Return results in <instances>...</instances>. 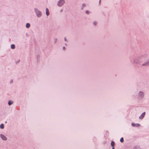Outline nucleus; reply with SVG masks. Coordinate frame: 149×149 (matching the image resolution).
I'll use <instances>...</instances> for the list:
<instances>
[{"label":"nucleus","mask_w":149,"mask_h":149,"mask_svg":"<svg viewBox=\"0 0 149 149\" xmlns=\"http://www.w3.org/2000/svg\"><path fill=\"white\" fill-rule=\"evenodd\" d=\"M65 1L64 0H61L59 1L58 3V6H61L64 3Z\"/></svg>","instance_id":"1"},{"label":"nucleus","mask_w":149,"mask_h":149,"mask_svg":"<svg viewBox=\"0 0 149 149\" xmlns=\"http://www.w3.org/2000/svg\"><path fill=\"white\" fill-rule=\"evenodd\" d=\"M145 112H144L141 115L139 116V118L140 119H143L144 116H145Z\"/></svg>","instance_id":"2"},{"label":"nucleus","mask_w":149,"mask_h":149,"mask_svg":"<svg viewBox=\"0 0 149 149\" xmlns=\"http://www.w3.org/2000/svg\"><path fill=\"white\" fill-rule=\"evenodd\" d=\"M0 136H1V138L3 139V140H6L7 139V138L5 136H4V135H2V134H1V135H0Z\"/></svg>","instance_id":"3"},{"label":"nucleus","mask_w":149,"mask_h":149,"mask_svg":"<svg viewBox=\"0 0 149 149\" xmlns=\"http://www.w3.org/2000/svg\"><path fill=\"white\" fill-rule=\"evenodd\" d=\"M37 15L38 17H40L41 15V13L40 12L38 11L36 12Z\"/></svg>","instance_id":"4"},{"label":"nucleus","mask_w":149,"mask_h":149,"mask_svg":"<svg viewBox=\"0 0 149 149\" xmlns=\"http://www.w3.org/2000/svg\"><path fill=\"white\" fill-rule=\"evenodd\" d=\"M139 95L141 97H142L144 96V93L143 92H140L139 93Z\"/></svg>","instance_id":"5"},{"label":"nucleus","mask_w":149,"mask_h":149,"mask_svg":"<svg viewBox=\"0 0 149 149\" xmlns=\"http://www.w3.org/2000/svg\"><path fill=\"white\" fill-rule=\"evenodd\" d=\"M46 14L47 16H48L49 14V10L47 8L46 9Z\"/></svg>","instance_id":"6"},{"label":"nucleus","mask_w":149,"mask_h":149,"mask_svg":"<svg viewBox=\"0 0 149 149\" xmlns=\"http://www.w3.org/2000/svg\"><path fill=\"white\" fill-rule=\"evenodd\" d=\"M114 145H115L114 142L113 141H112L111 143V146L113 147H114L113 146H114Z\"/></svg>","instance_id":"7"},{"label":"nucleus","mask_w":149,"mask_h":149,"mask_svg":"<svg viewBox=\"0 0 149 149\" xmlns=\"http://www.w3.org/2000/svg\"><path fill=\"white\" fill-rule=\"evenodd\" d=\"M4 126L3 124H1L0 126V128L1 129H3L4 128Z\"/></svg>","instance_id":"8"},{"label":"nucleus","mask_w":149,"mask_h":149,"mask_svg":"<svg viewBox=\"0 0 149 149\" xmlns=\"http://www.w3.org/2000/svg\"><path fill=\"white\" fill-rule=\"evenodd\" d=\"M30 26V24L29 23H27L26 25V27L27 28H29Z\"/></svg>","instance_id":"9"},{"label":"nucleus","mask_w":149,"mask_h":149,"mask_svg":"<svg viewBox=\"0 0 149 149\" xmlns=\"http://www.w3.org/2000/svg\"><path fill=\"white\" fill-rule=\"evenodd\" d=\"M11 48L12 49H14L15 48V46L14 45H12L11 46Z\"/></svg>","instance_id":"10"},{"label":"nucleus","mask_w":149,"mask_h":149,"mask_svg":"<svg viewBox=\"0 0 149 149\" xmlns=\"http://www.w3.org/2000/svg\"><path fill=\"white\" fill-rule=\"evenodd\" d=\"M13 103V102L10 101H9V102H8V104L9 105H10L12 104Z\"/></svg>","instance_id":"11"},{"label":"nucleus","mask_w":149,"mask_h":149,"mask_svg":"<svg viewBox=\"0 0 149 149\" xmlns=\"http://www.w3.org/2000/svg\"><path fill=\"white\" fill-rule=\"evenodd\" d=\"M120 141L121 142H123V141H124V139H123V137H122L120 138Z\"/></svg>","instance_id":"12"},{"label":"nucleus","mask_w":149,"mask_h":149,"mask_svg":"<svg viewBox=\"0 0 149 149\" xmlns=\"http://www.w3.org/2000/svg\"><path fill=\"white\" fill-rule=\"evenodd\" d=\"M132 125L133 126H135L136 125V124L133 123H132Z\"/></svg>","instance_id":"13"},{"label":"nucleus","mask_w":149,"mask_h":149,"mask_svg":"<svg viewBox=\"0 0 149 149\" xmlns=\"http://www.w3.org/2000/svg\"><path fill=\"white\" fill-rule=\"evenodd\" d=\"M140 125L139 124H136V126H137V127H139L140 126Z\"/></svg>","instance_id":"14"},{"label":"nucleus","mask_w":149,"mask_h":149,"mask_svg":"<svg viewBox=\"0 0 149 149\" xmlns=\"http://www.w3.org/2000/svg\"><path fill=\"white\" fill-rule=\"evenodd\" d=\"M148 63H147L146 64H143V65H147L148 64Z\"/></svg>","instance_id":"15"},{"label":"nucleus","mask_w":149,"mask_h":149,"mask_svg":"<svg viewBox=\"0 0 149 149\" xmlns=\"http://www.w3.org/2000/svg\"><path fill=\"white\" fill-rule=\"evenodd\" d=\"M89 11H86V13H87V14H89Z\"/></svg>","instance_id":"16"},{"label":"nucleus","mask_w":149,"mask_h":149,"mask_svg":"<svg viewBox=\"0 0 149 149\" xmlns=\"http://www.w3.org/2000/svg\"><path fill=\"white\" fill-rule=\"evenodd\" d=\"M93 24L95 25L96 24V22H94L93 23Z\"/></svg>","instance_id":"17"},{"label":"nucleus","mask_w":149,"mask_h":149,"mask_svg":"<svg viewBox=\"0 0 149 149\" xmlns=\"http://www.w3.org/2000/svg\"><path fill=\"white\" fill-rule=\"evenodd\" d=\"M65 47H63V49L64 50L65 49Z\"/></svg>","instance_id":"18"},{"label":"nucleus","mask_w":149,"mask_h":149,"mask_svg":"<svg viewBox=\"0 0 149 149\" xmlns=\"http://www.w3.org/2000/svg\"><path fill=\"white\" fill-rule=\"evenodd\" d=\"M112 149H114V147H113L112 148Z\"/></svg>","instance_id":"19"}]
</instances>
